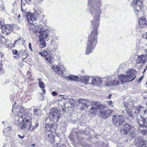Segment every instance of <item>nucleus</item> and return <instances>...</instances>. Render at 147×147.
Segmentation results:
<instances>
[{
  "mask_svg": "<svg viewBox=\"0 0 147 147\" xmlns=\"http://www.w3.org/2000/svg\"><path fill=\"white\" fill-rule=\"evenodd\" d=\"M102 3V0H88V6L89 12L94 17V20L91 22L92 28H98L100 15L102 11L100 8Z\"/></svg>",
  "mask_w": 147,
  "mask_h": 147,
  "instance_id": "1",
  "label": "nucleus"
},
{
  "mask_svg": "<svg viewBox=\"0 0 147 147\" xmlns=\"http://www.w3.org/2000/svg\"><path fill=\"white\" fill-rule=\"evenodd\" d=\"M92 108L89 111V113L94 116H96L98 113L99 117L103 119H106L110 115H112L114 111L107 109L103 110L105 108L104 105L98 101L92 102L91 103Z\"/></svg>",
  "mask_w": 147,
  "mask_h": 147,
  "instance_id": "2",
  "label": "nucleus"
},
{
  "mask_svg": "<svg viewBox=\"0 0 147 147\" xmlns=\"http://www.w3.org/2000/svg\"><path fill=\"white\" fill-rule=\"evenodd\" d=\"M30 113L28 112H25L24 115L22 111H19L18 114V118L16 122V124L22 129L28 128L31 121L32 117Z\"/></svg>",
  "mask_w": 147,
  "mask_h": 147,
  "instance_id": "3",
  "label": "nucleus"
},
{
  "mask_svg": "<svg viewBox=\"0 0 147 147\" xmlns=\"http://www.w3.org/2000/svg\"><path fill=\"white\" fill-rule=\"evenodd\" d=\"M92 30L90 35L88 37L87 41L86 54L88 55L91 53L95 48L97 42L98 28L92 27Z\"/></svg>",
  "mask_w": 147,
  "mask_h": 147,
  "instance_id": "4",
  "label": "nucleus"
},
{
  "mask_svg": "<svg viewBox=\"0 0 147 147\" xmlns=\"http://www.w3.org/2000/svg\"><path fill=\"white\" fill-rule=\"evenodd\" d=\"M137 71L134 69H130L127 71L126 75L120 74L118 76L122 84L129 81L132 82L134 80L136 77V74Z\"/></svg>",
  "mask_w": 147,
  "mask_h": 147,
  "instance_id": "5",
  "label": "nucleus"
},
{
  "mask_svg": "<svg viewBox=\"0 0 147 147\" xmlns=\"http://www.w3.org/2000/svg\"><path fill=\"white\" fill-rule=\"evenodd\" d=\"M36 15L34 13H29L27 15V19L28 21L31 25L29 28V30L31 32L34 31V30L41 28L40 26L38 25L37 23V18L35 16Z\"/></svg>",
  "mask_w": 147,
  "mask_h": 147,
  "instance_id": "6",
  "label": "nucleus"
},
{
  "mask_svg": "<svg viewBox=\"0 0 147 147\" xmlns=\"http://www.w3.org/2000/svg\"><path fill=\"white\" fill-rule=\"evenodd\" d=\"M39 27L41 28H38L36 30H34V31H33L32 32L33 33L39 36L40 40H48L49 39L48 30L42 28V26L41 25Z\"/></svg>",
  "mask_w": 147,
  "mask_h": 147,
  "instance_id": "7",
  "label": "nucleus"
},
{
  "mask_svg": "<svg viewBox=\"0 0 147 147\" xmlns=\"http://www.w3.org/2000/svg\"><path fill=\"white\" fill-rule=\"evenodd\" d=\"M134 130L135 129L132 125L125 124L122 126L120 131L121 132L123 131V133L125 134H127L129 133L132 137L134 138L136 136Z\"/></svg>",
  "mask_w": 147,
  "mask_h": 147,
  "instance_id": "8",
  "label": "nucleus"
},
{
  "mask_svg": "<svg viewBox=\"0 0 147 147\" xmlns=\"http://www.w3.org/2000/svg\"><path fill=\"white\" fill-rule=\"evenodd\" d=\"M61 114L58 110L55 108H52L50 113L47 118L50 119V121L53 120V121H58L60 117Z\"/></svg>",
  "mask_w": 147,
  "mask_h": 147,
  "instance_id": "9",
  "label": "nucleus"
},
{
  "mask_svg": "<svg viewBox=\"0 0 147 147\" xmlns=\"http://www.w3.org/2000/svg\"><path fill=\"white\" fill-rule=\"evenodd\" d=\"M45 121V127L47 129V131H51V132H55V131L57 128V125L55 123L51 121L50 119L46 118L44 119Z\"/></svg>",
  "mask_w": 147,
  "mask_h": 147,
  "instance_id": "10",
  "label": "nucleus"
},
{
  "mask_svg": "<svg viewBox=\"0 0 147 147\" xmlns=\"http://www.w3.org/2000/svg\"><path fill=\"white\" fill-rule=\"evenodd\" d=\"M76 105H77V104L78 103L79 106L80 107V109L82 110H86V108L88 107V105L86 102H88L91 104L92 102H96L92 101L91 100L88 101V100L80 98L76 99Z\"/></svg>",
  "mask_w": 147,
  "mask_h": 147,
  "instance_id": "11",
  "label": "nucleus"
},
{
  "mask_svg": "<svg viewBox=\"0 0 147 147\" xmlns=\"http://www.w3.org/2000/svg\"><path fill=\"white\" fill-rule=\"evenodd\" d=\"M107 78H100L98 77H94L93 78H90V82H89V84H91L93 85L99 86L100 85L102 82H104L105 85Z\"/></svg>",
  "mask_w": 147,
  "mask_h": 147,
  "instance_id": "12",
  "label": "nucleus"
},
{
  "mask_svg": "<svg viewBox=\"0 0 147 147\" xmlns=\"http://www.w3.org/2000/svg\"><path fill=\"white\" fill-rule=\"evenodd\" d=\"M112 121L114 125L116 126H121L125 122L124 119L122 115H114Z\"/></svg>",
  "mask_w": 147,
  "mask_h": 147,
  "instance_id": "13",
  "label": "nucleus"
},
{
  "mask_svg": "<svg viewBox=\"0 0 147 147\" xmlns=\"http://www.w3.org/2000/svg\"><path fill=\"white\" fill-rule=\"evenodd\" d=\"M131 5L136 13L140 11L141 7L142 6L141 0H134Z\"/></svg>",
  "mask_w": 147,
  "mask_h": 147,
  "instance_id": "14",
  "label": "nucleus"
},
{
  "mask_svg": "<svg viewBox=\"0 0 147 147\" xmlns=\"http://www.w3.org/2000/svg\"><path fill=\"white\" fill-rule=\"evenodd\" d=\"M121 84L120 80L117 78L111 80V78L109 77L106 78V81L105 83V86H110L112 85H117Z\"/></svg>",
  "mask_w": 147,
  "mask_h": 147,
  "instance_id": "15",
  "label": "nucleus"
},
{
  "mask_svg": "<svg viewBox=\"0 0 147 147\" xmlns=\"http://www.w3.org/2000/svg\"><path fill=\"white\" fill-rule=\"evenodd\" d=\"M39 54L42 57H44L45 58V59L49 62L51 61L53 57L50 54L51 51L49 50L43 51L42 53L39 52Z\"/></svg>",
  "mask_w": 147,
  "mask_h": 147,
  "instance_id": "16",
  "label": "nucleus"
},
{
  "mask_svg": "<svg viewBox=\"0 0 147 147\" xmlns=\"http://www.w3.org/2000/svg\"><path fill=\"white\" fill-rule=\"evenodd\" d=\"M135 141L136 142V146L138 147H143L146 146L145 145L147 142L144 140L143 138L138 137L135 139Z\"/></svg>",
  "mask_w": 147,
  "mask_h": 147,
  "instance_id": "17",
  "label": "nucleus"
},
{
  "mask_svg": "<svg viewBox=\"0 0 147 147\" xmlns=\"http://www.w3.org/2000/svg\"><path fill=\"white\" fill-rule=\"evenodd\" d=\"M137 121L139 123V126L141 127H147V123L146 121V119L141 115H138L137 117Z\"/></svg>",
  "mask_w": 147,
  "mask_h": 147,
  "instance_id": "18",
  "label": "nucleus"
},
{
  "mask_svg": "<svg viewBox=\"0 0 147 147\" xmlns=\"http://www.w3.org/2000/svg\"><path fill=\"white\" fill-rule=\"evenodd\" d=\"M65 101L66 102L64 103V105L67 108H71L75 105V102H76V100L72 98H67Z\"/></svg>",
  "mask_w": 147,
  "mask_h": 147,
  "instance_id": "19",
  "label": "nucleus"
},
{
  "mask_svg": "<svg viewBox=\"0 0 147 147\" xmlns=\"http://www.w3.org/2000/svg\"><path fill=\"white\" fill-rule=\"evenodd\" d=\"M52 69L53 70L55 71L57 74L60 75H62L63 74V71L65 70L64 67H62V68L59 67L53 66Z\"/></svg>",
  "mask_w": 147,
  "mask_h": 147,
  "instance_id": "20",
  "label": "nucleus"
},
{
  "mask_svg": "<svg viewBox=\"0 0 147 147\" xmlns=\"http://www.w3.org/2000/svg\"><path fill=\"white\" fill-rule=\"evenodd\" d=\"M123 105L126 109L129 110L131 109L132 107H133L132 100L130 98H129L127 100L126 102L123 103Z\"/></svg>",
  "mask_w": 147,
  "mask_h": 147,
  "instance_id": "21",
  "label": "nucleus"
},
{
  "mask_svg": "<svg viewBox=\"0 0 147 147\" xmlns=\"http://www.w3.org/2000/svg\"><path fill=\"white\" fill-rule=\"evenodd\" d=\"M53 132L51 131H46V138L50 142H52L55 140L54 136L52 134Z\"/></svg>",
  "mask_w": 147,
  "mask_h": 147,
  "instance_id": "22",
  "label": "nucleus"
},
{
  "mask_svg": "<svg viewBox=\"0 0 147 147\" xmlns=\"http://www.w3.org/2000/svg\"><path fill=\"white\" fill-rule=\"evenodd\" d=\"M90 78H89L88 76H79V82L85 84L89 83V82H90Z\"/></svg>",
  "mask_w": 147,
  "mask_h": 147,
  "instance_id": "23",
  "label": "nucleus"
},
{
  "mask_svg": "<svg viewBox=\"0 0 147 147\" xmlns=\"http://www.w3.org/2000/svg\"><path fill=\"white\" fill-rule=\"evenodd\" d=\"M2 28V30L3 32H5L7 33H8L13 31V28L9 25H7L4 26L3 25V26Z\"/></svg>",
  "mask_w": 147,
  "mask_h": 147,
  "instance_id": "24",
  "label": "nucleus"
},
{
  "mask_svg": "<svg viewBox=\"0 0 147 147\" xmlns=\"http://www.w3.org/2000/svg\"><path fill=\"white\" fill-rule=\"evenodd\" d=\"M146 55H142L138 57L136 60L138 63H143L145 62L146 60Z\"/></svg>",
  "mask_w": 147,
  "mask_h": 147,
  "instance_id": "25",
  "label": "nucleus"
},
{
  "mask_svg": "<svg viewBox=\"0 0 147 147\" xmlns=\"http://www.w3.org/2000/svg\"><path fill=\"white\" fill-rule=\"evenodd\" d=\"M79 76H75L72 75H69V76H67L66 79L69 81H75L79 82Z\"/></svg>",
  "mask_w": 147,
  "mask_h": 147,
  "instance_id": "26",
  "label": "nucleus"
},
{
  "mask_svg": "<svg viewBox=\"0 0 147 147\" xmlns=\"http://www.w3.org/2000/svg\"><path fill=\"white\" fill-rule=\"evenodd\" d=\"M146 22L145 18L144 17H142L138 20V23L140 27H143L145 26L146 25Z\"/></svg>",
  "mask_w": 147,
  "mask_h": 147,
  "instance_id": "27",
  "label": "nucleus"
},
{
  "mask_svg": "<svg viewBox=\"0 0 147 147\" xmlns=\"http://www.w3.org/2000/svg\"><path fill=\"white\" fill-rule=\"evenodd\" d=\"M38 125V123H36L35 125H32V122L31 121L30 124L29 126L28 129L30 131H32L34 130L36 127H37Z\"/></svg>",
  "mask_w": 147,
  "mask_h": 147,
  "instance_id": "28",
  "label": "nucleus"
},
{
  "mask_svg": "<svg viewBox=\"0 0 147 147\" xmlns=\"http://www.w3.org/2000/svg\"><path fill=\"white\" fill-rule=\"evenodd\" d=\"M145 109V108L142 106H139L137 109L136 110V114L140 113L141 114L142 113V111H143L144 109Z\"/></svg>",
  "mask_w": 147,
  "mask_h": 147,
  "instance_id": "29",
  "label": "nucleus"
},
{
  "mask_svg": "<svg viewBox=\"0 0 147 147\" xmlns=\"http://www.w3.org/2000/svg\"><path fill=\"white\" fill-rule=\"evenodd\" d=\"M38 80L39 82L38 84L39 87L42 88H45V85L44 84V82L41 81V78H38Z\"/></svg>",
  "mask_w": 147,
  "mask_h": 147,
  "instance_id": "30",
  "label": "nucleus"
},
{
  "mask_svg": "<svg viewBox=\"0 0 147 147\" xmlns=\"http://www.w3.org/2000/svg\"><path fill=\"white\" fill-rule=\"evenodd\" d=\"M33 113L34 115L38 116L41 114V111L39 109H35L33 110Z\"/></svg>",
  "mask_w": 147,
  "mask_h": 147,
  "instance_id": "31",
  "label": "nucleus"
},
{
  "mask_svg": "<svg viewBox=\"0 0 147 147\" xmlns=\"http://www.w3.org/2000/svg\"><path fill=\"white\" fill-rule=\"evenodd\" d=\"M137 112L136 110H132L131 112H129L128 113L129 115L131 117L133 118L134 116V113L136 114V113Z\"/></svg>",
  "mask_w": 147,
  "mask_h": 147,
  "instance_id": "32",
  "label": "nucleus"
},
{
  "mask_svg": "<svg viewBox=\"0 0 147 147\" xmlns=\"http://www.w3.org/2000/svg\"><path fill=\"white\" fill-rule=\"evenodd\" d=\"M127 67L126 65L124 63H122L120 65L119 67V69H122L123 71H124L125 69L127 68Z\"/></svg>",
  "mask_w": 147,
  "mask_h": 147,
  "instance_id": "33",
  "label": "nucleus"
},
{
  "mask_svg": "<svg viewBox=\"0 0 147 147\" xmlns=\"http://www.w3.org/2000/svg\"><path fill=\"white\" fill-rule=\"evenodd\" d=\"M41 40H40V48H42L46 46V43L45 41L43 40L42 39Z\"/></svg>",
  "mask_w": 147,
  "mask_h": 147,
  "instance_id": "34",
  "label": "nucleus"
},
{
  "mask_svg": "<svg viewBox=\"0 0 147 147\" xmlns=\"http://www.w3.org/2000/svg\"><path fill=\"white\" fill-rule=\"evenodd\" d=\"M53 39L51 40V42L52 43H54L56 42V40L59 39V37L56 36L55 35H54L53 37Z\"/></svg>",
  "mask_w": 147,
  "mask_h": 147,
  "instance_id": "35",
  "label": "nucleus"
},
{
  "mask_svg": "<svg viewBox=\"0 0 147 147\" xmlns=\"http://www.w3.org/2000/svg\"><path fill=\"white\" fill-rule=\"evenodd\" d=\"M11 130V127L10 126H8L7 128L5 130L3 131V132L5 134V133H7L10 131Z\"/></svg>",
  "mask_w": 147,
  "mask_h": 147,
  "instance_id": "36",
  "label": "nucleus"
},
{
  "mask_svg": "<svg viewBox=\"0 0 147 147\" xmlns=\"http://www.w3.org/2000/svg\"><path fill=\"white\" fill-rule=\"evenodd\" d=\"M65 146L61 144H60L57 143L53 147H64Z\"/></svg>",
  "mask_w": 147,
  "mask_h": 147,
  "instance_id": "37",
  "label": "nucleus"
},
{
  "mask_svg": "<svg viewBox=\"0 0 147 147\" xmlns=\"http://www.w3.org/2000/svg\"><path fill=\"white\" fill-rule=\"evenodd\" d=\"M107 102L110 107H112L113 106V102L111 100L107 101Z\"/></svg>",
  "mask_w": 147,
  "mask_h": 147,
  "instance_id": "38",
  "label": "nucleus"
},
{
  "mask_svg": "<svg viewBox=\"0 0 147 147\" xmlns=\"http://www.w3.org/2000/svg\"><path fill=\"white\" fill-rule=\"evenodd\" d=\"M40 11L38 9H36L34 14L35 15L36 14H39L40 13Z\"/></svg>",
  "mask_w": 147,
  "mask_h": 147,
  "instance_id": "39",
  "label": "nucleus"
},
{
  "mask_svg": "<svg viewBox=\"0 0 147 147\" xmlns=\"http://www.w3.org/2000/svg\"><path fill=\"white\" fill-rule=\"evenodd\" d=\"M32 0H24V1H25L26 3L27 4H30V3Z\"/></svg>",
  "mask_w": 147,
  "mask_h": 147,
  "instance_id": "40",
  "label": "nucleus"
},
{
  "mask_svg": "<svg viewBox=\"0 0 147 147\" xmlns=\"http://www.w3.org/2000/svg\"><path fill=\"white\" fill-rule=\"evenodd\" d=\"M3 22L0 19V28L2 27L3 26Z\"/></svg>",
  "mask_w": 147,
  "mask_h": 147,
  "instance_id": "41",
  "label": "nucleus"
},
{
  "mask_svg": "<svg viewBox=\"0 0 147 147\" xmlns=\"http://www.w3.org/2000/svg\"><path fill=\"white\" fill-rule=\"evenodd\" d=\"M12 51H13V53L14 55H16L17 54L18 52L16 49H15V50H12Z\"/></svg>",
  "mask_w": 147,
  "mask_h": 147,
  "instance_id": "42",
  "label": "nucleus"
},
{
  "mask_svg": "<svg viewBox=\"0 0 147 147\" xmlns=\"http://www.w3.org/2000/svg\"><path fill=\"white\" fill-rule=\"evenodd\" d=\"M143 76H142L141 77H140L139 79L138 80V83H140L141 81L143 79Z\"/></svg>",
  "mask_w": 147,
  "mask_h": 147,
  "instance_id": "43",
  "label": "nucleus"
},
{
  "mask_svg": "<svg viewBox=\"0 0 147 147\" xmlns=\"http://www.w3.org/2000/svg\"><path fill=\"white\" fill-rule=\"evenodd\" d=\"M18 136L19 137V138H20V139H23L24 137V136H22L20 134L18 135Z\"/></svg>",
  "mask_w": 147,
  "mask_h": 147,
  "instance_id": "44",
  "label": "nucleus"
},
{
  "mask_svg": "<svg viewBox=\"0 0 147 147\" xmlns=\"http://www.w3.org/2000/svg\"><path fill=\"white\" fill-rule=\"evenodd\" d=\"M52 94L53 96H56L57 95V93L53 91L52 92Z\"/></svg>",
  "mask_w": 147,
  "mask_h": 147,
  "instance_id": "45",
  "label": "nucleus"
},
{
  "mask_svg": "<svg viewBox=\"0 0 147 147\" xmlns=\"http://www.w3.org/2000/svg\"><path fill=\"white\" fill-rule=\"evenodd\" d=\"M29 47L30 49L32 51H33V50L32 48L31 44V43H29Z\"/></svg>",
  "mask_w": 147,
  "mask_h": 147,
  "instance_id": "46",
  "label": "nucleus"
},
{
  "mask_svg": "<svg viewBox=\"0 0 147 147\" xmlns=\"http://www.w3.org/2000/svg\"><path fill=\"white\" fill-rule=\"evenodd\" d=\"M142 36L143 38H146V39H147V32L146 33V34L143 35Z\"/></svg>",
  "mask_w": 147,
  "mask_h": 147,
  "instance_id": "47",
  "label": "nucleus"
},
{
  "mask_svg": "<svg viewBox=\"0 0 147 147\" xmlns=\"http://www.w3.org/2000/svg\"><path fill=\"white\" fill-rule=\"evenodd\" d=\"M30 72H31V71L30 70H28L27 72V75H28V76H29V75H30Z\"/></svg>",
  "mask_w": 147,
  "mask_h": 147,
  "instance_id": "48",
  "label": "nucleus"
},
{
  "mask_svg": "<svg viewBox=\"0 0 147 147\" xmlns=\"http://www.w3.org/2000/svg\"><path fill=\"white\" fill-rule=\"evenodd\" d=\"M143 112H144V113L146 114L147 112V110L146 109H144Z\"/></svg>",
  "mask_w": 147,
  "mask_h": 147,
  "instance_id": "49",
  "label": "nucleus"
},
{
  "mask_svg": "<svg viewBox=\"0 0 147 147\" xmlns=\"http://www.w3.org/2000/svg\"><path fill=\"white\" fill-rule=\"evenodd\" d=\"M2 65L0 64V72L2 71Z\"/></svg>",
  "mask_w": 147,
  "mask_h": 147,
  "instance_id": "50",
  "label": "nucleus"
},
{
  "mask_svg": "<svg viewBox=\"0 0 147 147\" xmlns=\"http://www.w3.org/2000/svg\"><path fill=\"white\" fill-rule=\"evenodd\" d=\"M43 89L42 90V91L43 92V93H44L45 94V93L46 92V90L44 88H42Z\"/></svg>",
  "mask_w": 147,
  "mask_h": 147,
  "instance_id": "51",
  "label": "nucleus"
},
{
  "mask_svg": "<svg viewBox=\"0 0 147 147\" xmlns=\"http://www.w3.org/2000/svg\"><path fill=\"white\" fill-rule=\"evenodd\" d=\"M21 10L23 12H24V9H23L22 7V5H21Z\"/></svg>",
  "mask_w": 147,
  "mask_h": 147,
  "instance_id": "52",
  "label": "nucleus"
},
{
  "mask_svg": "<svg viewBox=\"0 0 147 147\" xmlns=\"http://www.w3.org/2000/svg\"><path fill=\"white\" fill-rule=\"evenodd\" d=\"M146 70V68H145L143 71V74L145 72Z\"/></svg>",
  "mask_w": 147,
  "mask_h": 147,
  "instance_id": "53",
  "label": "nucleus"
},
{
  "mask_svg": "<svg viewBox=\"0 0 147 147\" xmlns=\"http://www.w3.org/2000/svg\"><path fill=\"white\" fill-rule=\"evenodd\" d=\"M111 94H109V98H110L111 96Z\"/></svg>",
  "mask_w": 147,
  "mask_h": 147,
  "instance_id": "54",
  "label": "nucleus"
},
{
  "mask_svg": "<svg viewBox=\"0 0 147 147\" xmlns=\"http://www.w3.org/2000/svg\"><path fill=\"white\" fill-rule=\"evenodd\" d=\"M35 146L34 144H32V146Z\"/></svg>",
  "mask_w": 147,
  "mask_h": 147,
  "instance_id": "55",
  "label": "nucleus"
},
{
  "mask_svg": "<svg viewBox=\"0 0 147 147\" xmlns=\"http://www.w3.org/2000/svg\"><path fill=\"white\" fill-rule=\"evenodd\" d=\"M20 15L19 14L18 17V18H20Z\"/></svg>",
  "mask_w": 147,
  "mask_h": 147,
  "instance_id": "56",
  "label": "nucleus"
},
{
  "mask_svg": "<svg viewBox=\"0 0 147 147\" xmlns=\"http://www.w3.org/2000/svg\"><path fill=\"white\" fill-rule=\"evenodd\" d=\"M146 122L147 123V118L146 119Z\"/></svg>",
  "mask_w": 147,
  "mask_h": 147,
  "instance_id": "57",
  "label": "nucleus"
},
{
  "mask_svg": "<svg viewBox=\"0 0 147 147\" xmlns=\"http://www.w3.org/2000/svg\"><path fill=\"white\" fill-rule=\"evenodd\" d=\"M17 41V40H15V43H16Z\"/></svg>",
  "mask_w": 147,
  "mask_h": 147,
  "instance_id": "58",
  "label": "nucleus"
},
{
  "mask_svg": "<svg viewBox=\"0 0 147 147\" xmlns=\"http://www.w3.org/2000/svg\"><path fill=\"white\" fill-rule=\"evenodd\" d=\"M5 147V145H4V146H3V147Z\"/></svg>",
  "mask_w": 147,
  "mask_h": 147,
  "instance_id": "59",
  "label": "nucleus"
},
{
  "mask_svg": "<svg viewBox=\"0 0 147 147\" xmlns=\"http://www.w3.org/2000/svg\"><path fill=\"white\" fill-rule=\"evenodd\" d=\"M13 108H12V111H13Z\"/></svg>",
  "mask_w": 147,
  "mask_h": 147,
  "instance_id": "60",
  "label": "nucleus"
},
{
  "mask_svg": "<svg viewBox=\"0 0 147 147\" xmlns=\"http://www.w3.org/2000/svg\"><path fill=\"white\" fill-rule=\"evenodd\" d=\"M4 122V121H3V122H2V123H3Z\"/></svg>",
  "mask_w": 147,
  "mask_h": 147,
  "instance_id": "61",
  "label": "nucleus"
},
{
  "mask_svg": "<svg viewBox=\"0 0 147 147\" xmlns=\"http://www.w3.org/2000/svg\"><path fill=\"white\" fill-rule=\"evenodd\" d=\"M14 58H16V57L15 56H14Z\"/></svg>",
  "mask_w": 147,
  "mask_h": 147,
  "instance_id": "62",
  "label": "nucleus"
},
{
  "mask_svg": "<svg viewBox=\"0 0 147 147\" xmlns=\"http://www.w3.org/2000/svg\"><path fill=\"white\" fill-rule=\"evenodd\" d=\"M24 0H22V2L24 1Z\"/></svg>",
  "mask_w": 147,
  "mask_h": 147,
  "instance_id": "63",
  "label": "nucleus"
},
{
  "mask_svg": "<svg viewBox=\"0 0 147 147\" xmlns=\"http://www.w3.org/2000/svg\"><path fill=\"white\" fill-rule=\"evenodd\" d=\"M146 68H147V65L146 66Z\"/></svg>",
  "mask_w": 147,
  "mask_h": 147,
  "instance_id": "64",
  "label": "nucleus"
}]
</instances>
